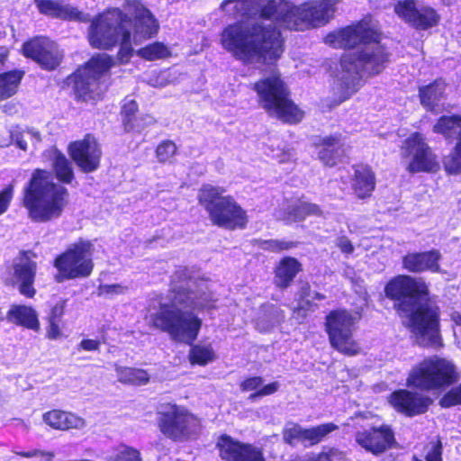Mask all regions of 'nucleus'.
Listing matches in <instances>:
<instances>
[{
	"label": "nucleus",
	"instance_id": "1",
	"mask_svg": "<svg viewBox=\"0 0 461 461\" xmlns=\"http://www.w3.org/2000/svg\"><path fill=\"white\" fill-rule=\"evenodd\" d=\"M340 0H312L294 6L286 1L225 0L221 9L245 18L227 26L221 33L223 48L248 64L265 63L278 59L283 53L280 32L272 29L277 23L289 30L300 31L328 23Z\"/></svg>",
	"mask_w": 461,
	"mask_h": 461
},
{
	"label": "nucleus",
	"instance_id": "2",
	"mask_svg": "<svg viewBox=\"0 0 461 461\" xmlns=\"http://www.w3.org/2000/svg\"><path fill=\"white\" fill-rule=\"evenodd\" d=\"M377 22L365 18L356 25L328 34L325 42L333 48L349 49L340 60L333 82L339 103L348 99L359 88L362 73L376 75L388 63V53L380 43Z\"/></svg>",
	"mask_w": 461,
	"mask_h": 461
},
{
	"label": "nucleus",
	"instance_id": "3",
	"mask_svg": "<svg viewBox=\"0 0 461 461\" xmlns=\"http://www.w3.org/2000/svg\"><path fill=\"white\" fill-rule=\"evenodd\" d=\"M169 303H161L157 312L151 314L152 325L169 335L178 343L192 345L197 339L203 321L196 311L215 307L217 299L203 280L186 278L185 270L175 274Z\"/></svg>",
	"mask_w": 461,
	"mask_h": 461
},
{
	"label": "nucleus",
	"instance_id": "4",
	"mask_svg": "<svg viewBox=\"0 0 461 461\" xmlns=\"http://www.w3.org/2000/svg\"><path fill=\"white\" fill-rule=\"evenodd\" d=\"M158 31V22L148 8L139 0H126L123 12L110 9L92 21L88 40L97 49H110L121 42L118 59L126 62L132 52L131 39L138 44L156 35Z\"/></svg>",
	"mask_w": 461,
	"mask_h": 461
},
{
	"label": "nucleus",
	"instance_id": "5",
	"mask_svg": "<svg viewBox=\"0 0 461 461\" xmlns=\"http://www.w3.org/2000/svg\"><path fill=\"white\" fill-rule=\"evenodd\" d=\"M385 295L395 301L401 316H408L417 343L422 347L442 346L438 330V309L429 298L428 286L421 278L398 276L385 286Z\"/></svg>",
	"mask_w": 461,
	"mask_h": 461
},
{
	"label": "nucleus",
	"instance_id": "6",
	"mask_svg": "<svg viewBox=\"0 0 461 461\" xmlns=\"http://www.w3.org/2000/svg\"><path fill=\"white\" fill-rule=\"evenodd\" d=\"M68 197V189L55 183L49 171L36 169L23 188V203L32 221L48 222L62 215Z\"/></svg>",
	"mask_w": 461,
	"mask_h": 461
},
{
	"label": "nucleus",
	"instance_id": "7",
	"mask_svg": "<svg viewBox=\"0 0 461 461\" xmlns=\"http://www.w3.org/2000/svg\"><path fill=\"white\" fill-rule=\"evenodd\" d=\"M258 105L268 115L285 122L296 123L303 120V112L290 99V91L277 70L273 69L253 85Z\"/></svg>",
	"mask_w": 461,
	"mask_h": 461
},
{
	"label": "nucleus",
	"instance_id": "8",
	"mask_svg": "<svg viewBox=\"0 0 461 461\" xmlns=\"http://www.w3.org/2000/svg\"><path fill=\"white\" fill-rule=\"evenodd\" d=\"M225 192L221 186L205 184L199 189L197 199L213 225L230 230L245 228L248 222L246 211L232 196L223 195Z\"/></svg>",
	"mask_w": 461,
	"mask_h": 461
},
{
	"label": "nucleus",
	"instance_id": "9",
	"mask_svg": "<svg viewBox=\"0 0 461 461\" xmlns=\"http://www.w3.org/2000/svg\"><path fill=\"white\" fill-rule=\"evenodd\" d=\"M459 379L460 374L452 360L434 355L411 367L406 384L422 392H438Z\"/></svg>",
	"mask_w": 461,
	"mask_h": 461
},
{
	"label": "nucleus",
	"instance_id": "10",
	"mask_svg": "<svg viewBox=\"0 0 461 461\" xmlns=\"http://www.w3.org/2000/svg\"><path fill=\"white\" fill-rule=\"evenodd\" d=\"M114 65L113 59L107 54L94 56L75 74V94L83 101L95 100L107 89L105 74Z\"/></svg>",
	"mask_w": 461,
	"mask_h": 461
},
{
	"label": "nucleus",
	"instance_id": "11",
	"mask_svg": "<svg viewBox=\"0 0 461 461\" xmlns=\"http://www.w3.org/2000/svg\"><path fill=\"white\" fill-rule=\"evenodd\" d=\"M93 251V244L88 240H80L71 244L55 260V267L59 270L57 281L89 276L94 268Z\"/></svg>",
	"mask_w": 461,
	"mask_h": 461
},
{
	"label": "nucleus",
	"instance_id": "12",
	"mask_svg": "<svg viewBox=\"0 0 461 461\" xmlns=\"http://www.w3.org/2000/svg\"><path fill=\"white\" fill-rule=\"evenodd\" d=\"M357 318L346 310L331 311L325 319V330L330 346L347 356L360 352L358 343L353 339Z\"/></svg>",
	"mask_w": 461,
	"mask_h": 461
},
{
	"label": "nucleus",
	"instance_id": "13",
	"mask_svg": "<svg viewBox=\"0 0 461 461\" xmlns=\"http://www.w3.org/2000/svg\"><path fill=\"white\" fill-rule=\"evenodd\" d=\"M158 428L167 438L176 442H185L199 434L201 422L184 407L174 405L160 413Z\"/></svg>",
	"mask_w": 461,
	"mask_h": 461
},
{
	"label": "nucleus",
	"instance_id": "14",
	"mask_svg": "<svg viewBox=\"0 0 461 461\" xmlns=\"http://www.w3.org/2000/svg\"><path fill=\"white\" fill-rule=\"evenodd\" d=\"M401 150L403 158L411 159L407 167L411 173L434 172L439 167L436 156L419 132L410 135L403 141Z\"/></svg>",
	"mask_w": 461,
	"mask_h": 461
},
{
	"label": "nucleus",
	"instance_id": "15",
	"mask_svg": "<svg viewBox=\"0 0 461 461\" xmlns=\"http://www.w3.org/2000/svg\"><path fill=\"white\" fill-rule=\"evenodd\" d=\"M35 257L32 251H23L13 260L11 268L13 284L17 285L20 294L27 298H32L36 294L33 287L37 270Z\"/></svg>",
	"mask_w": 461,
	"mask_h": 461
},
{
	"label": "nucleus",
	"instance_id": "16",
	"mask_svg": "<svg viewBox=\"0 0 461 461\" xmlns=\"http://www.w3.org/2000/svg\"><path fill=\"white\" fill-rule=\"evenodd\" d=\"M24 56L35 60L46 69H54L62 59L57 44L45 37H36L23 46Z\"/></svg>",
	"mask_w": 461,
	"mask_h": 461
},
{
	"label": "nucleus",
	"instance_id": "17",
	"mask_svg": "<svg viewBox=\"0 0 461 461\" xmlns=\"http://www.w3.org/2000/svg\"><path fill=\"white\" fill-rule=\"evenodd\" d=\"M68 151L83 172H94L99 167L102 152L93 136L86 135L83 140L70 143Z\"/></svg>",
	"mask_w": 461,
	"mask_h": 461
},
{
	"label": "nucleus",
	"instance_id": "18",
	"mask_svg": "<svg viewBox=\"0 0 461 461\" xmlns=\"http://www.w3.org/2000/svg\"><path fill=\"white\" fill-rule=\"evenodd\" d=\"M355 440L362 448L375 456L383 454L395 444L394 433L385 424L356 432Z\"/></svg>",
	"mask_w": 461,
	"mask_h": 461
},
{
	"label": "nucleus",
	"instance_id": "19",
	"mask_svg": "<svg viewBox=\"0 0 461 461\" xmlns=\"http://www.w3.org/2000/svg\"><path fill=\"white\" fill-rule=\"evenodd\" d=\"M394 11L407 23L420 30L430 28L438 22V16L432 8L418 5L413 0L399 2Z\"/></svg>",
	"mask_w": 461,
	"mask_h": 461
},
{
	"label": "nucleus",
	"instance_id": "20",
	"mask_svg": "<svg viewBox=\"0 0 461 461\" xmlns=\"http://www.w3.org/2000/svg\"><path fill=\"white\" fill-rule=\"evenodd\" d=\"M217 447L220 456L226 461H266L259 447L237 441L230 436H221Z\"/></svg>",
	"mask_w": 461,
	"mask_h": 461
},
{
	"label": "nucleus",
	"instance_id": "21",
	"mask_svg": "<svg viewBox=\"0 0 461 461\" xmlns=\"http://www.w3.org/2000/svg\"><path fill=\"white\" fill-rule=\"evenodd\" d=\"M338 429L339 426L332 422L321 424L309 429H304L298 424H292L284 430L283 438L290 445L296 442H303L313 446Z\"/></svg>",
	"mask_w": 461,
	"mask_h": 461
},
{
	"label": "nucleus",
	"instance_id": "22",
	"mask_svg": "<svg viewBox=\"0 0 461 461\" xmlns=\"http://www.w3.org/2000/svg\"><path fill=\"white\" fill-rule=\"evenodd\" d=\"M390 403L397 411L407 416H414L424 413L431 400L428 396L408 390H398L391 394Z\"/></svg>",
	"mask_w": 461,
	"mask_h": 461
},
{
	"label": "nucleus",
	"instance_id": "23",
	"mask_svg": "<svg viewBox=\"0 0 461 461\" xmlns=\"http://www.w3.org/2000/svg\"><path fill=\"white\" fill-rule=\"evenodd\" d=\"M40 13L64 20L88 22L90 16L77 10V8L66 4L63 0H34Z\"/></svg>",
	"mask_w": 461,
	"mask_h": 461
},
{
	"label": "nucleus",
	"instance_id": "24",
	"mask_svg": "<svg viewBox=\"0 0 461 461\" xmlns=\"http://www.w3.org/2000/svg\"><path fill=\"white\" fill-rule=\"evenodd\" d=\"M441 253L437 249L426 252L409 253L402 258L403 267L410 272L419 273L430 271L439 273L441 271L439 260Z\"/></svg>",
	"mask_w": 461,
	"mask_h": 461
},
{
	"label": "nucleus",
	"instance_id": "25",
	"mask_svg": "<svg viewBox=\"0 0 461 461\" xmlns=\"http://www.w3.org/2000/svg\"><path fill=\"white\" fill-rule=\"evenodd\" d=\"M375 185V175L371 167L365 165L355 167L351 188L357 198L366 199L370 197Z\"/></svg>",
	"mask_w": 461,
	"mask_h": 461
},
{
	"label": "nucleus",
	"instance_id": "26",
	"mask_svg": "<svg viewBox=\"0 0 461 461\" xmlns=\"http://www.w3.org/2000/svg\"><path fill=\"white\" fill-rule=\"evenodd\" d=\"M42 419L47 425L59 430L80 429L86 426V420L83 418L60 410L47 411L43 414Z\"/></svg>",
	"mask_w": 461,
	"mask_h": 461
},
{
	"label": "nucleus",
	"instance_id": "27",
	"mask_svg": "<svg viewBox=\"0 0 461 461\" xmlns=\"http://www.w3.org/2000/svg\"><path fill=\"white\" fill-rule=\"evenodd\" d=\"M6 319L14 324L34 331L40 330L38 313L32 306L13 304L6 314Z\"/></svg>",
	"mask_w": 461,
	"mask_h": 461
},
{
	"label": "nucleus",
	"instance_id": "28",
	"mask_svg": "<svg viewBox=\"0 0 461 461\" xmlns=\"http://www.w3.org/2000/svg\"><path fill=\"white\" fill-rule=\"evenodd\" d=\"M317 146L319 148V158L329 167L336 165L344 153V142L339 135L324 137Z\"/></svg>",
	"mask_w": 461,
	"mask_h": 461
},
{
	"label": "nucleus",
	"instance_id": "29",
	"mask_svg": "<svg viewBox=\"0 0 461 461\" xmlns=\"http://www.w3.org/2000/svg\"><path fill=\"white\" fill-rule=\"evenodd\" d=\"M302 270L301 263L294 258L285 257L280 260L275 270V284L280 288L288 287Z\"/></svg>",
	"mask_w": 461,
	"mask_h": 461
},
{
	"label": "nucleus",
	"instance_id": "30",
	"mask_svg": "<svg viewBox=\"0 0 461 461\" xmlns=\"http://www.w3.org/2000/svg\"><path fill=\"white\" fill-rule=\"evenodd\" d=\"M445 84L436 80L433 83L420 87L419 96L420 104L430 112H438L439 102L443 98Z\"/></svg>",
	"mask_w": 461,
	"mask_h": 461
},
{
	"label": "nucleus",
	"instance_id": "31",
	"mask_svg": "<svg viewBox=\"0 0 461 461\" xmlns=\"http://www.w3.org/2000/svg\"><path fill=\"white\" fill-rule=\"evenodd\" d=\"M137 110L138 104L134 100L126 101L122 105V115L125 131H140L145 126L154 122V119L149 115L136 118L135 113Z\"/></svg>",
	"mask_w": 461,
	"mask_h": 461
},
{
	"label": "nucleus",
	"instance_id": "32",
	"mask_svg": "<svg viewBox=\"0 0 461 461\" xmlns=\"http://www.w3.org/2000/svg\"><path fill=\"white\" fill-rule=\"evenodd\" d=\"M51 165L57 179L63 184H70L74 179L71 162L57 149L49 150Z\"/></svg>",
	"mask_w": 461,
	"mask_h": 461
},
{
	"label": "nucleus",
	"instance_id": "33",
	"mask_svg": "<svg viewBox=\"0 0 461 461\" xmlns=\"http://www.w3.org/2000/svg\"><path fill=\"white\" fill-rule=\"evenodd\" d=\"M433 130L448 140L461 141V116H441Z\"/></svg>",
	"mask_w": 461,
	"mask_h": 461
},
{
	"label": "nucleus",
	"instance_id": "34",
	"mask_svg": "<svg viewBox=\"0 0 461 461\" xmlns=\"http://www.w3.org/2000/svg\"><path fill=\"white\" fill-rule=\"evenodd\" d=\"M117 379L120 383L131 385H144L149 383V375L139 368L115 366Z\"/></svg>",
	"mask_w": 461,
	"mask_h": 461
},
{
	"label": "nucleus",
	"instance_id": "35",
	"mask_svg": "<svg viewBox=\"0 0 461 461\" xmlns=\"http://www.w3.org/2000/svg\"><path fill=\"white\" fill-rule=\"evenodd\" d=\"M23 72L14 70L0 74V101L13 96L18 89Z\"/></svg>",
	"mask_w": 461,
	"mask_h": 461
},
{
	"label": "nucleus",
	"instance_id": "36",
	"mask_svg": "<svg viewBox=\"0 0 461 461\" xmlns=\"http://www.w3.org/2000/svg\"><path fill=\"white\" fill-rule=\"evenodd\" d=\"M321 211L315 203L297 201L287 208V220L299 221L309 215H321Z\"/></svg>",
	"mask_w": 461,
	"mask_h": 461
},
{
	"label": "nucleus",
	"instance_id": "37",
	"mask_svg": "<svg viewBox=\"0 0 461 461\" xmlns=\"http://www.w3.org/2000/svg\"><path fill=\"white\" fill-rule=\"evenodd\" d=\"M11 140L19 149L27 150L29 144L35 146L41 142V134L34 129L15 128L11 131Z\"/></svg>",
	"mask_w": 461,
	"mask_h": 461
},
{
	"label": "nucleus",
	"instance_id": "38",
	"mask_svg": "<svg viewBox=\"0 0 461 461\" xmlns=\"http://www.w3.org/2000/svg\"><path fill=\"white\" fill-rule=\"evenodd\" d=\"M188 358L192 365L205 366L214 361L216 355L211 344H196L191 347Z\"/></svg>",
	"mask_w": 461,
	"mask_h": 461
},
{
	"label": "nucleus",
	"instance_id": "39",
	"mask_svg": "<svg viewBox=\"0 0 461 461\" xmlns=\"http://www.w3.org/2000/svg\"><path fill=\"white\" fill-rule=\"evenodd\" d=\"M171 52L164 43L156 41L140 49L137 55L147 60H156L170 56Z\"/></svg>",
	"mask_w": 461,
	"mask_h": 461
},
{
	"label": "nucleus",
	"instance_id": "40",
	"mask_svg": "<svg viewBox=\"0 0 461 461\" xmlns=\"http://www.w3.org/2000/svg\"><path fill=\"white\" fill-rule=\"evenodd\" d=\"M443 164L448 174L461 173V140L457 141L454 150L444 158Z\"/></svg>",
	"mask_w": 461,
	"mask_h": 461
},
{
	"label": "nucleus",
	"instance_id": "41",
	"mask_svg": "<svg viewBox=\"0 0 461 461\" xmlns=\"http://www.w3.org/2000/svg\"><path fill=\"white\" fill-rule=\"evenodd\" d=\"M129 291V286L125 284H100L97 287V296L105 299H113L116 296L123 295Z\"/></svg>",
	"mask_w": 461,
	"mask_h": 461
},
{
	"label": "nucleus",
	"instance_id": "42",
	"mask_svg": "<svg viewBox=\"0 0 461 461\" xmlns=\"http://www.w3.org/2000/svg\"><path fill=\"white\" fill-rule=\"evenodd\" d=\"M107 461H141V458L138 450L122 446L107 457Z\"/></svg>",
	"mask_w": 461,
	"mask_h": 461
},
{
	"label": "nucleus",
	"instance_id": "43",
	"mask_svg": "<svg viewBox=\"0 0 461 461\" xmlns=\"http://www.w3.org/2000/svg\"><path fill=\"white\" fill-rule=\"evenodd\" d=\"M177 148L171 140L162 141L156 149V156L159 162L169 161L176 153Z\"/></svg>",
	"mask_w": 461,
	"mask_h": 461
},
{
	"label": "nucleus",
	"instance_id": "44",
	"mask_svg": "<svg viewBox=\"0 0 461 461\" xmlns=\"http://www.w3.org/2000/svg\"><path fill=\"white\" fill-rule=\"evenodd\" d=\"M295 246V242L278 240H264L261 242V248L263 249L269 250L272 252H281L283 250H288L292 248H294Z\"/></svg>",
	"mask_w": 461,
	"mask_h": 461
},
{
	"label": "nucleus",
	"instance_id": "45",
	"mask_svg": "<svg viewBox=\"0 0 461 461\" xmlns=\"http://www.w3.org/2000/svg\"><path fill=\"white\" fill-rule=\"evenodd\" d=\"M14 187L15 184L13 181L0 192V215L8 210L14 197Z\"/></svg>",
	"mask_w": 461,
	"mask_h": 461
},
{
	"label": "nucleus",
	"instance_id": "46",
	"mask_svg": "<svg viewBox=\"0 0 461 461\" xmlns=\"http://www.w3.org/2000/svg\"><path fill=\"white\" fill-rule=\"evenodd\" d=\"M456 404H461V384L452 388L440 400V405L448 408Z\"/></svg>",
	"mask_w": 461,
	"mask_h": 461
},
{
	"label": "nucleus",
	"instance_id": "47",
	"mask_svg": "<svg viewBox=\"0 0 461 461\" xmlns=\"http://www.w3.org/2000/svg\"><path fill=\"white\" fill-rule=\"evenodd\" d=\"M271 314L272 317L267 324L264 323V320L258 321L257 325L259 330L266 331L284 320L283 312L278 308L271 307Z\"/></svg>",
	"mask_w": 461,
	"mask_h": 461
},
{
	"label": "nucleus",
	"instance_id": "48",
	"mask_svg": "<svg viewBox=\"0 0 461 461\" xmlns=\"http://www.w3.org/2000/svg\"><path fill=\"white\" fill-rule=\"evenodd\" d=\"M17 456L32 458V457H40V461H52L55 454L50 451H42L40 449H32L30 451H15Z\"/></svg>",
	"mask_w": 461,
	"mask_h": 461
},
{
	"label": "nucleus",
	"instance_id": "49",
	"mask_svg": "<svg viewBox=\"0 0 461 461\" xmlns=\"http://www.w3.org/2000/svg\"><path fill=\"white\" fill-rule=\"evenodd\" d=\"M442 444L439 440L431 442L425 456L426 461H442ZM414 461H422L414 457Z\"/></svg>",
	"mask_w": 461,
	"mask_h": 461
},
{
	"label": "nucleus",
	"instance_id": "50",
	"mask_svg": "<svg viewBox=\"0 0 461 461\" xmlns=\"http://www.w3.org/2000/svg\"><path fill=\"white\" fill-rule=\"evenodd\" d=\"M278 389H279V383L274 382V383H271V384H268L263 386L256 393H251L249 395V399L251 401H255L257 397L273 394Z\"/></svg>",
	"mask_w": 461,
	"mask_h": 461
},
{
	"label": "nucleus",
	"instance_id": "51",
	"mask_svg": "<svg viewBox=\"0 0 461 461\" xmlns=\"http://www.w3.org/2000/svg\"><path fill=\"white\" fill-rule=\"evenodd\" d=\"M263 380L259 376H254L244 380L240 388L243 392L258 390L262 385Z\"/></svg>",
	"mask_w": 461,
	"mask_h": 461
},
{
	"label": "nucleus",
	"instance_id": "52",
	"mask_svg": "<svg viewBox=\"0 0 461 461\" xmlns=\"http://www.w3.org/2000/svg\"><path fill=\"white\" fill-rule=\"evenodd\" d=\"M66 307V301L61 300L58 302L50 310L48 320L59 321L61 317L64 315Z\"/></svg>",
	"mask_w": 461,
	"mask_h": 461
},
{
	"label": "nucleus",
	"instance_id": "53",
	"mask_svg": "<svg viewBox=\"0 0 461 461\" xmlns=\"http://www.w3.org/2000/svg\"><path fill=\"white\" fill-rule=\"evenodd\" d=\"M49 326L47 329V337L50 339H57L61 337L62 333L58 321L48 320Z\"/></svg>",
	"mask_w": 461,
	"mask_h": 461
},
{
	"label": "nucleus",
	"instance_id": "54",
	"mask_svg": "<svg viewBox=\"0 0 461 461\" xmlns=\"http://www.w3.org/2000/svg\"><path fill=\"white\" fill-rule=\"evenodd\" d=\"M336 245L339 248L342 253L351 254L354 251V247L347 237L338 238L336 240Z\"/></svg>",
	"mask_w": 461,
	"mask_h": 461
},
{
	"label": "nucleus",
	"instance_id": "55",
	"mask_svg": "<svg viewBox=\"0 0 461 461\" xmlns=\"http://www.w3.org/2000/svg\"><path fill=\"white\" fill-rule=\"evenodd\" d=\"M100 342L95 339H83L80 344L79 348L86 351H95L99 348Z\"/></svg>",
	"mask_w": 461,
	"mask_h": 461
},
{
	"label": "nucleus",
	"instance_id": "56",
	"mask_svg": "<svg viewBox=\"0 0 461 461\" xmlns=\"http://www.w3.org/2000/svg\"><path fill=\"white\" fill-rule=\"evenodd\" d=\"M149 84L156 86V87H163L167 85V73L161 72L159 73L157 78L150 77L149 79Z\"/></svg>",
	"mask_w": 461,
	"mask_h": 461
},
{
	"label": "nucleus",
	"instance_id": "57",
	"mask_svg": "<svg viewBox=\"0 0 461 461\" xmlns=\"http://www.w3.org/2000/svg\"><path fill=\"white\" fill-rule=\"evenodd\" d=\"M337 453V450H330L329 453L322 452L319 454L313 461H331V456Z\"/></svg>",
	"mask_w": 461,
	"mask_h": 461
},
{
	"label": "nucleus",
	"instance_id": "58",
	"mask_svg": "<svg viewBox=\"0 0 461 461\" xmlns=\"http://www.w3.org/2000/svg\"><path fill=\"white\" fill-rule=\"evenodd\" d=\"M451 319L456 325H461V314L459 312H453L451 314Z\"/></svg>",
	"mask_w": 461,
	"mask_h": 461
},
{
	"label": "nucleus",
	"instance_id": "59",
	"mask_svg": "<svg viewBox=\"0 0 461 461\" xmlns=\"http://www.w3.org/2000/svg\"><path fill=\"white\" fill-rule=\"evenodd\" d=\"M324 298H325V296L323 294L317 293V292H315L312 295V299H314V300H322Z\"/></svg>",
	"mask_w": 461,
	"mask_h": 461
},
{
	"label": "nucleus",
	"instance_id": "60",
	"mask_svg": "<svg viewBox=\"0 0 461 461\" xmlns=\"http://www.w3.org/2000/svg\"><path fill=\"white\" fill-rule=\"evenodd\" d=\"M5 314H4L3 311H2V309L0 308V321H3L5 320Z\"/></svg>",
	"mask_w": 461,
	"mask_h": 461
},
{
	"label": "nucleus",
	"instance_id": "61",
	"mask_svg": "<svg viewBox=\"0 0 461 461\" xmlns=\"http://www.w3.org/2000/svg\"><path fill=\"white\" fill-rule=\"evenodd\" d=\"M442 1H443V3H444L445 5H450L453 3V1H454V0H442Z\"/></svg>",
	"mask_w": 461,
	"mask_h": 461
}]
</instances>
